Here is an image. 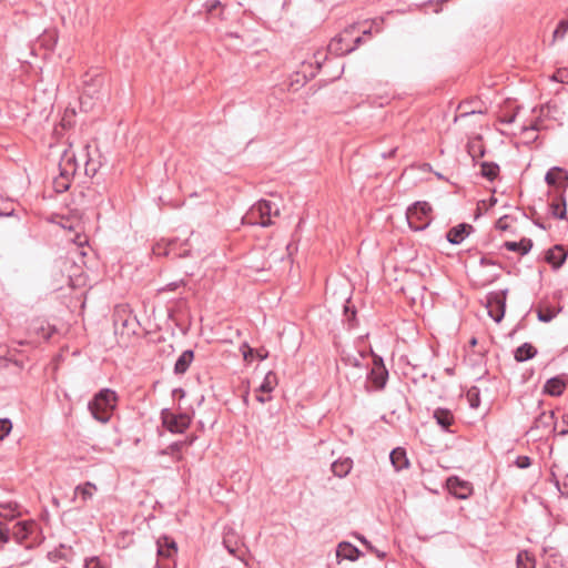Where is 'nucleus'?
<instances>
[{
    "label": "nucleus",
    "mask_w": 568,
    "mask_h": 568,
    "mask_svg": "<svg viewBox=\"0 0 568 568\" xmlns=\"http://www.w3.org/2000/svg\"><path fill=\"white\" fill-rule=\"evenodd\" d=\"M119 402L118 394L111 388H102L94 394L88 404L92 417L101 424L110 422Z\"/></svg>",
    "instance_id": "1"
},
{
    "label": "nucleus",
    "mask_w": 568,
    "mask_h": 568,
    "mask_svg": "<svg viewBox=\"0 0 568 568\" xmlns=\"http://www.w3.org/2000/svg\"><path fill=\"white\" fill-rule=\"evenodd\" d=\"M356 26L345 28L336 34L327 45V52L336 57H343L357 49L364 41L365 34H371V30H364L363 36H355Z\"/></svg>",
    "instance_id": "2"
},
{
    "label": "nucleus",
    "mask_w": 568,
    "mask_h": 568,
    "mask_svg": "<svg viewBox=\"0 0 568 568\" xmlns=\"http://www.w3.org/2000/svg\"><path fill=\"white\" fill-rule=\"evenodd\" d=\"M371 354L372 367L367 372L364 388L367 393L382 392L387 385L389 373L383 357L375 354L373 351H371Z\"/></svg>",
    "instance_id": "3"
},
{
    "label": "nucleus",
    "mask_w": 568,
    "mask_h": 568,
    "mask_svg": "<svg viewBox=\"0 0 568 568\" xmlns=\"http://www.w3.org/2000/svg\"><path fill=\"white\" fill-rule=\"evenodd\" d=\"M273 203L268 200H260L243 216L242 221L244 224L258 225L267 227L273 224L272 215L277 216L280 214L278 209L273 211Z\"/></svg>",
    "instance_id": "4"
},
{
    "label": "nucleus",
    "mask_w": 568,
    "mask_h": 568,
    "mask_svg": "<svg viewBox=\"0 0 568 568\" xmlns=\"http://www.w3.org/2000/svg\"><path fill=\"white\" fill-rule=\"evenodd\" d=\"M433 207L426 201H417L409 205L406 211V219L410 230L415 232L426 230L432 220Z\"/></svg>",
    "instance_id": "5"
},
{
    "label": "nucleus",
    "mask_w": 568,
    "mask_h": 568,
    "mask_svg": "<svg viewBox=\"0 0 568 568\" xmlns=\"http://www.w3.org/2000/svg\"><path fill=\"white\" fill-rule=\"evenodd\" d=\"M162 426L172 434H183L191 425L192 417L187 413H174L163 408L160 413Z\"/></svg>",
    "instance_id": "6"
},
{
    "label": "nucleus",
    "mask_w": 568,
    "mask_h": 568,
    "mask_svg": "<svg viewBox=\"0 0 568 568\" xmlns=\"http://www.w3.org/2000/svg\"><path fill=\"white\" fill-rule=\"evenodd\" d=\"M528 434H531L535 437V439H541L548 434L557 435L555 412L541 410L538 414V416L535 417L534 423L528 430Z\"/></svg>",
    "instance_id": "7"
},
{
    "label": "nucleus",
    "mask_w": 568,
    "mask_h": 568,
    "mask_svg": "<svg viewBox=\"0 0 568 568\" xmlns=\"http://www.w3.org/2000/svg\"><path fill=\"white\" fill-rule=\"evenodd\" d=\"M507 293L508 290L505 288L498 292H490L486 296L488 314L496 323L501 322L505 316Z\"/></svg>",
    "instance_id": "8"
},
{
    "label": "nucleus",
    "mask_w": 568,
    "mask_h": 568,
    "mask_svg": "<svg viewBox=\"0 0 568 568\" xmlns=\"http://www.w3.org/2000/svg\"><path fill=\"white\" fill-rule=\"evenodd\" d=\"M446 487L457 499H467L474 491L473 484L459 478L458 476L448 477L446 480Z\"/></svg>",
    "instance_id": "9"
},
{
    "label": "nucleus",
    "mask_w": 568,
    "mask_h": 568,
    "mask_svg": "<svg viewBox=\"0 0 568 568\" xmlns=\"http://www.w3.org/2000/svg\"><path fill=\"white\" fill-rule=\"evenodd\" d=\"M10 536L12 535L13 539L18 544H23L24 540L29 539L33 531L37 529V525L34 521H18L12 528H10Z\"/></svg>",
    "instance_id": "10"
},
{
    "label": "nucleus",
    "mask_w": 568,
    "mask_h": 568,
    "mask_svg": "<svg viewBox=\"0 0 568 568\" xmlns=\"http://www.w3.org/2000/svg\"><path fill=\"white\" fill-rule=\"evenodd\" d=\"M545 182L549 186L564 190V185L568 186V171L561 166H552L545 175Z\"/></svg>",
    "instance_id": "11"
},
{
    "label": "nucleus",
    "mask_w": 568,
    "mask_h": 568,
    "mask_svg": "<svg viewBox=\"0 0 568 568\" xmlns=\"http://www.w3.org/2000/svg\"><path fill=\"white\" fill-rule=\"evenodd\" d=\"M566 190L567 185H564V190L560 191L554 201L549 203V212L554 219L567 220V203H566Z\"/></svg>",
    "instance_id": "12"
},
{
    "label": "nucleus",
    "mask_w": 568,
    "mask_h": 568,
    "mask_svg": "<svg viewBox=\"0 0 568 568\" xmlns=\"http://www.w3.org/2000/svg\"><path fill=\"white\" fill-rule=\"evenodd\" d=\"M568 253L564 251V245L556 244L545 254V261L554 268L559 270L566 262Z\"/></svg>",
    "instance_id": "13"
},
{
    "label": "nucleus",
    "mask_w": 568,
    "mask_h": 568,
    "mask_svg": "<svg viewBox=\"0 0 568 568\" xmlns=\"http://www.w3.org/2000/svg\"><path fill=\"white\" fill-rule=\"evenodd\" d=\"M433 418L436 420V424L443 430L454 433V430H452L450 427L456 424V419L450 409L445 407H438L434 410Z\"/></svg>",
    "instance_id": "14"
},
{
    "label": "nucleus",
    "mask_w": 568,
    "mask_h": 568,
    "mask_svg": "<svg viewBox=\"0 0 568 568\" xmlns=\"http://www.w3.org/2000/svg\"><path fill=\"white\" fill-rule=\"evenodd\" d=\"M474 231V226L468 223H460L452 229H449L446 233V240L450 244H460L471 232Z\"/></svg>",
    "instance_id": "15"
},
{
    "label": "nucleus",
    "mask_w": 568,
    "mask_h": 568,
    "mask_svg": "<svg viewBox=\"0 0 568 568\" xmlns=\"http://www.w3.org/2000/svg\"><path fill=\"white\" fill-rule=\"evenodd\" d=\"M103 80L104 79L100 73L91 74L90 72H87L82 79L83 92L93 98L99 93L100 88L103 84Z\"/></svg>",
    "instance_id": "16"
},
{
    "label": "nucleus",
    "mask_w": 568,
    "mask_h": 568,
    "mask_svg": "<svg viewBox=\"0 0 568 568\" xmlns=\"http://www.w3.org/2000/svg\"><path fill=\"white\" fill-rule=\"evenodd\" d=\"M156 552L162 558H173L178 552L175 540L168 536H162L156 540Z\"/></svg>",
    "instance_id": "17"
},
{
    "label": "nucleus",
    "mask_w": 568,
    "mask_h": 568,
    "mask_svg": "<svg viewBox=\"0 0 568 568\" xmlns=\"http://www.w3.org/2000/svg\"><path fill=\"white\" fill-rule=\"evenodd\" d=\"M59 175H63L64 178L72 180L77 172V161L73 153L64 151L59 163Z\"/></svg>",
    "instance_id": "18"
},
{
    "label": "nucleus",
    "mask_w": 568,
    "mask_h": 568,
    "mask_svg": "<svg viewBox=\"0 0 568 568\" xmlns=\"http://www.w3.org/2000/svg\"><path fill=\"white\" fill-rule=\"evenodd\" d=\"M566 382L561 376H554L545 383L542 393L552 397L561 396L566 389Z\"/></svg>",
    "instance_id": "19"
},
{
    "label": "nucleus",
    "mask_w": 568,
    "mask_h": 568,
    "mask_svg": "<svg viewBox=\"0 0 568 568\" xmlns=\"http://www.w3.org/2000/svg\"><path fill=\"white\" fill-rule=\"evenodd\" d=\"M466 151L470 155L474 162L483 158L486 154V146L484 144L483 136L480 134L468 140L466 144Z\"/></svg>",
    "instance_id": "20"
},
{
    "label": "nucleus",
    "mask_w": 568,
    "mask_h": 568,
    "mask_svg": "<svg viewBox=\"0 0 568 568\" xmlns=\"http://www.w3.org/2000/svg\"><path fill=\"white\" fill-rule=\"evenodd\" d=\"M392 466L396 471L407 469L410 466L407 452L404 447H396L389 454Z\"/></svg>",
    "instance_id": "21"
},
{
    "label": "nucleus",
    "mask_w": 568,
    "mask_h": 568,
    "mask_svg": "<svg viewBox=\"0 0 568 568\" xmlns=\"http://www.w3.org/2000/svg\"><path fill=\"white\" fill-rule=\"evenodd\" d=\"M195 358L193 349H185L176 359L173 372L178 376L184 375Z\"/></svg>",
    "instance_id": "22"
},
{
    "label": "nucleus",
    "mask_w": 568,
    "mask_h": 568,
    "mask_svg": "<svg viewBox=\"0 0 568 568\" xmlns=\"http://www.w3.org/2000/svg\"><path fill=\"white\" fill-rule=\"evenodd\" d=\"M362 555L363 552L348 541L339 542L336 549V556L338 558L347 559L349 561L357 560Z\"/></svg>",
    "instance_id": "23"
},
{
    "label": "nucleus",
    "mask_w": 568,
    "mask_h": 568,
    "mask_svg": "<svg viewBox=\"0 0 568 568\" xmlns=\"http://www.w3.org/2000/svg\"><path fill=\"white\" fill-rule=\"evenodd\" d=\"M353 468V459L351 457H341L332 463L331 470L338 478L346 477Z\"/></svg>",
    "instance_id": "24"
},
{
    "label": "nucleus",
    "mask_w": 568,
    "mask_h": 568,
    "mask_svg": "<svg viewBox=\"0 0 568 568\" xmlns=\"http://www.w3.org/2000/svg\"><path fill=\"white\" fill-rule=\"evenodd\" d=\"M532 241L528 237H523L519 242L506 241L503 247L510 252H518L521 256L527 255L532 248Z\"/></svg>",
    "instance_id": "25"
},
{
    "label": "nucleus",
    "mask_w": 568,
    "mask_h": 568,
    "mask_svg": "<svg viewBox=\"0 0 568 568\" xmlns=\"http://www.w3.org/2000/svg\"><path fill=\"white\" fill-rule=\"evenodd\" d=\"M537 353V348L532 344L526 342L515 349L514 357L516 362L523 363L532 359Z\"/></svg>",
    "instance_id": "26"
},
{
    "label": "nucleus",
    "mask_w": 568,
    "mask_h": 568,
    "mask_svg": "<svg viewBox=\"0 0 568 568\" xmlns=\"http://www.w3.org/2000/svg\"><path fill=\"white\" fill-rule=\"evenodd\" d=\"M240 349L242 352L244 361L248 363L252 362L255 357L258 358L260 361H264L268 356V352L264 347L254 349L250 347L247 343H243Z\"/></svg>",
    "instance_id": "27"
},
{
    "label": "nucleus",
    "mask_w": 568,
    "mask_h": 568,
    "mask_svg": "<svg viewBox=\"0 0 568 568\" xmlns=\"http://www.w3.org/2000/svg\"><path fill=\"white\" fill-rule=\"evenodd\" d=\"M499 172L500 168L495 162L484 161L480 163V175L490 182L498 178Z\"/></svg>",
    "instance_id": "28"
},
{
    "label": "nucleus",
    "mask_w": 568,
    "mask_h": 568,
    "mask_svg": "<svg viewBox=\"0 0 568 568\" xmlns=\"http://www.w3.org/2000/svg\"><path fill=\"white\" fill-rule=\"evenodd\" d=\"M561 311V307H554V306H550V305H539L538 308L536 310L537 312V318L540 321V322H544V323H549L550 321H552L557 314Z\"/></svg>",
    "instance_id": "29"
},
{
    "label": "nucleus",
    "mask_w": 568,
    "mask_h": 568,
    "mask_svg": "<svg viewBox=\"0 0 568 568\" xmlns=\"http://www.w3.org/2000/svg\"><path fill=\"white\" fill-rule=\"evenodd\" d=\"M32 329L36 335L41 337L43 341H49L51 336L57 333V328L54 326L43 321L34 323Z\"/></svg>",
    "instance_id": "30"
},
{
    "label": "nucleus",
    "mask_w": 568,
    "mask_h": 568,
    "mask_svg": "<svg viewBox=\"0 0 568 568\" xmlns=\"http://www.w3.org/2000/svg\"><path fill=\"white\" fill-rule=\"evenodd\" d=\"M176 240H170L168 242H158L152 247V253L156 256H170L173 253L174 247L176 246Z\"/></svg>",
    "instance_id": "31"
},
{
    "label": "nucleus",
    "mask_w": 568,
    "mask_h": 568,
    "mask_svg": "<svg viewBox=\"0 0 568 568\" xmlns=\"http://www.w3.org/2000/svg\"><path fill=\"white\" fill-rule=\"evenodd\" d=\"M344 317L348 329H353L358 326L357 311L354 305H351L349 300H347L344 305Z\"/></svg>",
    "instance_id": "32"
},
{
    "label": "nucleus",
    "mask_w": 568,
    "mask_h": 568,
    "mask_svg": "<svg viewBox=\"0 0 568 568\" xmlns=\"http://www.w3.org/2000/svg\"><path fill=\"white\" fill-rule=\"evenodd\" d=\"M18 507V504L14 501L1 503L0 517L9 520L14 519L19 515Z\"/></svg>",
    "instance_id": "33"
},
{
    "label": "nucleus",
    "mask_w": 568,
    "mask_h": 568,
    "mask_svg": "<svg viewBox=\"0 0 568 568\" xmlns=\"http://www.w3.org/2000/svg\"><path fill=\"white\" fill-rule=\"evenodd\" d=\"M315 77V71H311L308 74L306 73L305 70L297 71L295 73V79L291 80V87H295V89L304 87L310 80L314 79Z\"/></svg>",
    "instance_id": "34"
},
{
    "label": "nucleus",
    "mask_w": 568,
    "mask_h": 568,
    "mask_svg": "<svg viewBox=\"0 0 568 568\" xmlns=\"http://www.w3.org/2000/svg\"><path fill=\"white\" fill-rule=\"evenodd\" d=\"M517 568H536V559L528 551H519L516 559Z\"/></svg>",
    "instance_id": "35"
},
{
    "label": "nucleus",
    "mask_w": 568,
    "mask_h": 568,
    "mask_svg": "<svg viewBox=\"0 0 568 568\" xmlns=\"http://www.w3.org/2000/svg\"><path fill=\"white\" fill-rule=\"evenodd\" d=\"M277 385V376L274 372H268L262 384L260 385L258 387V390L262 392V393H271L275 386Z\"/></svg>",
    "instance_id": "36"
},
{
    "label": "nucleus",
    "mask_w": 568,
    "mask_h": 568,
    "mask_svg": "<svg viewBox=\"0 0 568 568\" xmlns=\"http://www.w3.org/2000/svg\"><path fill=\"white\" fill-rule=\"evenodd\" d=\"M92 489H97V486L87 481L83 485H78L75 487V495H80L81 499L85 503L87 500L91 499L93 496Z\"/></svg>",
    "instance_id": "37"
},
{
    "label": "nucleus",
    "mask_w": 568,
    "mask_h": 568,
    "mask_svg": "<svg viewBox=\"0 0 568 568\" xmlns=\"http://www.w3.org/2000/svg\"><path fill=\"white\" fill-rule=\"evenodd\" d=\"M183 449V443L181 442H173L170 444L166 448L162 449L160 452L161 455H171L176 457L178 460H181L183 458L181 452Z\"/></svg>",
    "instance_id": "38"
},
{
    "label": "nucleus",
    "mask_w": 568,
    "mask_h": 568,
    "mask_svg": "<svg viewBox=\"0 0 568 568\" xmlns=\"http://www.w3.org/2000/svg\"><path fill=\"white\" fill-rule=\"evenodd\" d=\"M466 398L469 403L470 408H478L480 405V390L477 386H471L467 393Z\"/></svg>",
    "instance_id": "39"
},
{
    "label": "nucleus",
    "mask_w": 568,
    "mask_h": 568,
    "mask_svg": "<svg viewBox=\"0 0 568 568\" xmlns=\"http://www.w3.org/2000/svg\"><path fill=\"white\" fill-rule=\"evenodd\" d=\"M568 32V18L567 19H561L556 29L554 30L552 32V41L551 43H555L557 40H561L565 38V36L567 34Z\"/></svg>",
    "instance_id": "40"
},
{
    "label": "nucleus",
    "mask_w": 568,
    "mask_h": 568,
    "mask_svg": "<svg viewBox=\"0 0 568 568\" xmlns=\"http://www.w3.org/2000/svg\"><path fill=\"white\" fill-rule=\"evenodd\" d=\"M71 185V179L64 178L63 175H58L53 180V189L57 193H63L69 190Z\"/></svg>",
    "instance_id": "41"
},
{
    "label": "nucleus",
    "mask_w": 568,
    "mask_h": 568,
    "mask_svg": "<svg viewBox=\"0 0 568 568\" xmlns=\"http://www.w3.org/2000/svg\"><path fill=\"white\" fill-rule=\"evenodd\" d=\"M84 568H110L100 557L93 556L84 560Z\"/></svg>",
    "instance_id": "42"
},
{
    "label": "nucleus",
    "mask_w": 568,
    "mask_h": 568,
    "mask_svg": "<svg viewBox=\"0 0 568 568\" xmlns=\"http://www.w3.org/2000/svg\"><path fill=\"white\" fill-rule=\"evenodd\" d=\"M12 429V422L9 418H0V440H3Z\"/></svg>",
    "instance_id": "43"
},
{
    "label": "nucleus",
    "mask_w": 568,
    "mask_h": 568,
    "mask_svg": "<svg viewBox=\"0 0 568 568\" xmlns=\"http://www.w3.org/2000/svg\"><path fill=\"white\" fill-rule=\"evenodd\" d=\"M13 213L14 207L12 203H8L3 199H0V217L12 216Z\"/></svg>",
    "instance_id": "44"
},
{
    "label": "nucleus",
    "mask_w": 568,
    "mask_h": 568,
    "mask_svg": "<svg viewBox=\"0 0 568 568\" xmlns=\"http://www.w3.org/2000/svg\"><path fill=\"white\" fill-rule=\"evenodd\" d=\"M10 540V529L7 523L0 521V549Z\"/></svg>",
    "instance_id": "45"
},
{
    "label": "nucleus",
    "mask_w": 568,
    "mask_h": 568,
    "mask_svg": "<svg viewBox=\"0 0 568 568\" xmlns=\"http://www.w3.org/2000/svg\"><path fill=\"white\" fill-rule=\"evenodd\" d=\"M99 168H100V163H97L93 160L88 159L84 164V172L88 176L92 178L98 173Z\"/></svg>",
    "instance_id": "46"
},
{
    "label": "nucleus",
    "mask_w": 568,
    "mask_h": 568,
    "mask_svg": "<svg viewBox=\"0 0 568 568\" xmlns=\"http://www.w3.org/2000/svg\"><path fill=\"white\" fill-rule=\"evenodd\" d=\"M519 106L513 112H506L498 116V121L503 124H511L515 122Z\"/></svg>",
    "instance_id": "47"
},
{
    "label": "nucleus",
    "mask_w": 568,
    "mask_h": 568,
    "mask_svg": "<svg viewBox=\"0 0 568 568\" xmlns=\"http://www.w3.org/2000/svg\"><path fill=\"white\" fill-rule=\"evenodd\" d=\"M313 59L315 64V72L317 73L321 70L323 63L326 61L327 54L324 51L318 50L314 53Z\"/></svg>",
    "instance_id": "48"
},
{
    "label": "nucleus",
    "mask_w": 568,
    "mask_h": 568,
    "mask_svg": "<svg viewBox=\"0 0 568 568\" xmlns=\"http://www.w3.org/2000/svg\"><path fill=\"white\" fill-rule=\"evenodd\" d=\"M185 285H186V281L180 280V281H175V282H171V283L166 284L165 286L159 288L158 292L164 293V292H169V291H175L179 287L185 286Z\"/></svg>",
    "instance_id": "49"
},
{
    "label": "nucleus",
    "mask_w": 568,
    "mask_h": 568,
    "mask_svg": "<svg viewBox=\"0 0 568 568\" xmlns=\"http://www.w3.org/2000/svg\"><path fill=\"white\" fill-rule=\"evenodd\" d=\"M532 464V459L529 456H518L515 460V465L520 469H526L530 467Z\"/></svg>",
    "instance_id": "50"
},
{
    "label": "nucleus",
    "mask_w": 568,
    "mask_h": 568,
    "mask_svg": "<svg viewBox=\"0 0 568 568\" xmlns=\"http://www.w3.org/2000/svg\"><path fill=\"white\" fill-rule=\"evenodd\" d=\"M221 2L220 0H207L205 1V3L203 4L204 9H205V12L207 14L212 13L213 11H215L216 9H219L221 7Z\"/></svg>",
    "instance_id": "51"
},
{
    "label": "nucleus",
    "mask_w": 568,
    "mask_h": 568,
    "mask_svg": "<svg viewBox=\"0 0 568 568\" xmlns=\"http://www.w3.org/2000/svg\"><path fill=\"white\" fill-rule=\"evenodd\" d=\"M508 219V215H504L499 217L495 224V227L500 231H507L509 229V224H507L506 220Z\"/></svg>",
    "instance_id": "52"
},
{
    "label": "nucleus",
    "mask_w": 568,
    "mask_h": 568,
    "mask_svg": "<svg viewBox=\"0 0 568 568\" xmlns=\"http://www.w3.org/2000/svg\"><path fill=\"white\" fill-rule=\"evenodd\" d=\"M479 264H480L481 266L498 265V266H500V267H501V264H500V263H498L497 261L491 260V258H489V257H487V256H483V257L480 258V261H479Z\"/></svg>",
    "instance_id": "53"
},
{
    "label": "nucleus",
    "mask_w": 568,
    "mask_h": 568,
    "mask_svg": "<svg viewBox=\"0 0 568 568\" xmlns=\"http://www.w3.org/2000/svg\"><path fill=\"white\" fill-rule=\"evenodd\" d=\"M539 131L540 130V124H539V120L537 119L536 121H534L529 126H523L521 129V132L525 133L527 131Z\"/></svg>",
    "instance_id": "54"
},
{
    "label": "nucleus",
    "mask_w": 568,
    "mask_h": 568,
    "mask_svg": "<svg viewBox=\"0 0 568 568\" xmlns=\"http://www.w3.org/2000/svg\"><path fill=\"white\" fill-rule=\"evenodd\" d=\"M412 369H413V372H415V374H416V376H413V377H412V382H413V383H417V381H418V376H419L420 378H425V377L427 376V373H425V372H418V367H417L416 365L412 366Z\"/></svg>",
    "instance_id": "55"
},
{
    "label": "nucleus",
    "mask_w": 568,
    "mask_h": 568,
    "mask_svg": "<svg viewBox=\"0 0 568 568\" xmlns=\"http://www.w3.org/2000/svg\"><path fill=\"white\" fill-rule=\"evenodd\" d=\"M343 361L345 362V364L347 365H352L354 367H362V364L359 362V359L357 357H347V358H343Z\"/></svg>",
    "instance_id": "56"
},
{
    "label": "nucleus",
    "mask_w": 568,
    "mask_h": 568,
    "mask_svg": "<svg viewBox=\"0 0 568 568\" xmlns=\"http://www.w3.org/2000/svg\"><path fill=\"white\" fill-rule=\"evenodd\" d=\"M561 420L567 426V428L559 430L557 433V435L564 437V436L568 435V414H564L561 417Z\"/></svg>",
    "instance_id": "57"
},
{
    "label": "nucleus",
    "mask_w": 568,
    "mask_h": 568,
    "mask_svg": "<svg viewBox=\"0 0 568 568\" xmlns=\"http://www.w3.org/2000/svg\"><path fill=\"white\" fill-rule=\"evenodd\" d=\"M196 439H197V436L192 434V435L187 436L184 440H180V442L183 443V447H185V446H192Z\"/></svg>",
    "instance_id": "58"
},
{
    "label": "nucleus",
    "mask_w": 568,
    "mask_h": 568,
    "mask_svg": "<svg viewBox=\"0 0 568 568\" xmlns=\"http://www.w3.org/2000/svg\"><path fill=\"white\" fill-rule=\"evenodd\" d=\"M73 242L75 244H78L79 246H83L84 244L88 243V237L85 235L77 234L75 239L73 240Z\"/></svg>",
    "instance_id": "59"
},
{
    "label": "nucleus",
    "mask_w": 568,
    "mask_h": 568,
    "mask_svg": "<svg viewBox=\"0 0 568 568\" xmlns=\"http://www.w3.org/2000/svg\"><path fill=\"white\" fill-rule=\"evenodd\" d=\"M61 226L65 230L73 231V225L68 217H62Z\"/></svg>",
    "instance_id": "60"
},
{
    "label": "nucleus",
    "mask_w": 568,
    "mask_h": 568,
    "mask_svg": "<svg viewBox=\"0 0 568 568\" xmlns=\"http://www.w3.org/2000/svg\"><path fill=\"white\" fill-rule=\"evenodd\" d=\"M358 539L361 540V542L366 547V549L368 551H373V545L371 541H368L365 537L361 536L358 537Z\"/></svg>",
    "instance_id": "61"
},
{
    "label": "nucleus",
    "mask_w": 568,
    "mask_h": 568,
    "mask_svg": "<svg viewBox=\"0 0 568 568\" xmlns=\"http://www.w3.org/2000/svg\"><path fill=\"white\" fill-rule=\"evenodd\" d=\"M532 223H534L537 227H539V229H541V230H545V231H546V230H548V227H549V226H547L544 222H541V221H540V219H532Z\"/></svg>",
    "instance_id": "62"
},
{
    "label": "nucleus",
    "mask_w": 568,
    "mask_h": 568,
    "mask_svg": "<svg viewBox=\"0 0 568 568\" xmlns=\"http://www.w3.org/2000/svg\"><path fill=\"white\" fill-rule=\"evenodd\" d=\"M302 70H305L307 74H308L311 71H315V68L313 67V62H310V63H305V62H303V64H302Z\"/></svg>",
    "instance_id": "63"
},
{
    "label": "nucleus",
    "mask_w": 568,
    "mask_h": 568,
    "mask_svg": "<svg viewBox=\"0 0 568 568\" xmlns=\"http://www.w3.org/2000/svg\"><path fill=\"white\" fill-rule=\"evenodd\" d=\"M371 552L375 554L379 559H384L386 557V552L385 551H381V550H378L374 546H373V551H371Z\"/></svg>",
    "instance_id": "64"
}]
</instances>
